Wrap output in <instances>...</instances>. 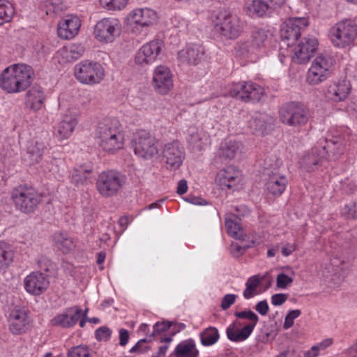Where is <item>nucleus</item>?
Returning <instances> with one entry per match:
<instances>
[{"label":"nucleus","mask_w":357,"mask_h":357,"mask_svg":"<svg viewBox=\"0 0 357 357\" xmlns=\"http://www.w3.org/2000/svg\"><path fill=\"white\" fill-rule=\"evenodd\" d=\"M34 78L33 68L23 63L6 67L0 74V88L7 93L16 94L25 91Z\"/></svg>","instance_id":"f257e3e1"},{"label":"nucleus","mask_w":357,"mask_h":357,"mask_svg":"<svg viewBox=\"0 0 357 357\" xmlns=\"http://www.w3.org/2000/svg\"><path fill=\"white\" fill-rule=\"evenodd\" d=\"M96 139L100 149L114 154L123 149L125 135L120 121L116 119H106L100 122L96 131Z\"/></svg>","instance_id":"f03ea898"},{"label":"nucleus","mask_w":357,"mask_h":357,"mask_svg":"<svg viewBox=\"0 0 357 357\" xmlns=\"http://www.w3.org/2000/svg\"><path fill=\"white\" fill-rule=\"evenodd\" d=\"M212 23L215 31L227 40L238 38L244 29V22L237 15L227 10L215 13L212 16Z\"/></svg>","instance_id":"7ed1b4c3"},{"label":"nucleus","mask_w":357,"mask_h":357,"mask_svg":"<svg viewBox=\"0 0 357 357\" xmlns=\"http://www.w3.org/2000/svg\"><path fill=\"white\" fill-rule=\"evenodd\" d=\"M328 37L335 47H349L357 37V25L350 20L338 22L330 29Z\"/></svg>","instance_id":"20e7f679"},{"label":"nucleus","mask_w":357,"mask_h":357,"mask_svg":"<svg viewBox=\"0 0 357 357\" xmlns=\"http://www.w3.org/2000/svg\"><path fill=\"white\" fill-rule=\"evenodd\" d=\"M158 19V13L153 9L135 8L128 13L125 18V24L131 33L139 35L144 29L155 24Z\"/></svg>","instance_id":"39448f33"},{"label":"nucleus","mask_w":357,"mask_h":357,"mask_svg":"<svg viewBox=\"0 0 357 357\" xmlns=\"http://www.w3.org/2000/svg\"><path fill=\"white\" fill-rule=\"evenodd\" d=\"M125 177L115 170H106L98 176L96 187L103 197L109 198L116 195L123 188Z\"/></svg>","instance_id":"423d86ee"},{"label":"nucleus","mask_w":357,"mask_h":357,"mask_svg":"<svg viewBox=\"0 0 357 357\" xmlns=\"http://www.w3.org/2000/svg\"><path fill=\"white\" fill-rule=\"evenodd\" d=\"M11 198L16 208L22 213H33L40 202V194L33 188L18 186L11 192Z\"/></svg>","instance_id":"0eeeda50"},{"label":"nucleus","mask_w":357,"mask_h":357,"mask_svg":"<svg viewBox=\"0 0 357 357\" xmlns=\"http://www.w3.org/2000/svg\"><path fill=\"white\" fill-rule=\"evenodd\" d=\"M279 116L282 123L294 128L305 126L310 119L308 109L295 102L283 105L279 110Z\"/></svg>","instance_id":"6e6552de"},{"label":"nucleus","mask_w":357,"mask_h":357,"mask_svg":"<svg viewBox=\"0 0 357 357\" xmlns=\"http://www.w3.org/2000/svg\"><path fill=\"white\" fill-rule=\"evenodd\" d=\"M74 75L80 83L94 85L104 79L105 70L100 63L86 60L75 65Z\"/></svg>","instance_id":"1a4fd4ad"},{"label":"nucleus","mask_w":357,"mask_h":357,"mask_svg":"<svg viewBox=\"0 0 357 357\" xmlns=\"http://www.w3.org/2000/svg\"><path fill=\"white\" fill-rule=\"evenodd\" d=\"M333 62V58L330 56H317L307 72V82L310 85L315 86L326 80L331 75Z\"/></svg>","instance_id":"9d476101"},{"label":"nucleus","mask_w":357,"mask_h":357,"mask_svg":"<svg viewBox=\"0 0 357 357\" xmlns=\"http://www.w3.org/2000/svg\"><path fill=\"white\" fill-rule=\"evenodd\" d=\"M121 33V24L117 18L105 17L99 20L94 26V38L100 43H113Z\"/></svg>","instance_id":"9b49d317"},{"label":"nucleus","mask_w":357,"mask_h":357,"mask_svg":"<svg viewBox=\"0 0 357 357\" xmlns=\"http://www.w3.org/2000/svg\"><path fill=\"white\" fill-rule=\"evenodd\" d=\"M318 45L319 43L315 37L307 36L287 47L293 62L296 64H305L313 56Z\"/></svg>","instance_id":"f8f14e48"},{"label":"nucleus","mask_w":357,"mask_h":357,"mask_svg":"<svg viewBox=\"0 0 357 357\" xmlns=\"http://www.w3.org/2000/svg\"><path fill=\"white\" fill-rule=\"evenodd\" d=\"M309 25L308 18L290 17L286 20L280 29V37L282 45L289 47L301 36V32Z\"/></svg>","instance_id":"ddd939ff"},{"label":"nucleus","mask_w":357,"mask_h":357,"mask_svg":"<svg viewBox=\"0 0 357 357\" xmlns=\"http://www.w3.org/2000/svg\"><path fill=\"white\" fill-rule=\"evenodd\" d=\"M230 96L238 98L245 102H259L265 96L264 88L251 82L234 84L229 91Z\"/></svg>","instance_id":"4468645a"},{"label":"nucleus","mask_w":357,"mask_h":357,"mask_svg":"<svg viewBox=\"0 0 357 357\" xmlns=\"http://www.w3.org/2000/svg\"><path fill=\"white\" fill-rule=\"evenodd\" d=\"M133 146L135 154L145 159L152 158L158 153L157 140L145 130L136 133Z\"/></svg>","instance_id":"2eb2a0df"},{"label":"nucleus","mask_w":357,"mask_h":357,"mask_svg":"<svg viewBox=\"0 0 357 357\" xmlns=\"http://www.w3.org/2000/svg\"><path fill=\"white\" fill-rule=\"evenodd\" d=\"M162 157L166 167L170 170H176L185 159V150L178 140H173L164 144Z\"/></svg>","instance_id":"dca6fc26"},{"label":"nucleus","mask_w":357,"mask_h":357,"mask_svg":"<svg viewBox=\"0 0 357 357\" xmlns=\"http://www.w3.org/2000/svg\"><path fill=\"white\" fill-rule=\"evenodd\" d=\"M8 322L9 331L12 334L22 335L30 328L31 319L25 308L17 306L9 312Z\"/></svg>","instance_id":"f3484780"},{"label":"nucleus","mask_w":357,"mask_h":357,"mask_svg":"<svg viewBox=\"0 0 357 357\" xmlns=\"http://www.w3.org/2000/svg\"><path fill=\"white\" fill-rule=\"evenodd\" d=\"M164 43L161 40L154 39L143 45L135 54L136 63L145 66L154 63L161 54Z\"/></svg>","instance_id":"a211bd4d"},{"label":"nucleus","mask_w":357,"mask_h":357,"mask_svg":"<svg viewBox=\"0 0 357 357\" xmlns=\"http://www.w3.org/2000/svg\"><path fill=\"white\" fill-rule=\"evenodd\" d=\"M152 84L160 94L166 95L173 88V75L170 69L163 65L156 66L152 75Z\"/></svg>","instance_id":"6ab92c4d"},{"label":"nucleus","mask_w":357,"mask_h":357,"mask_svg":"<svg viewBox=\"0 0 357 357\" xmlns=\"http://www.w3.org/2000/svg\"><path fill=\"white\" fill-rule=\"evenodd\" d=\"M242 182V172L234 166L220 169L215 177V183L222 189H236Z\"/></svg>","instance_id":"aec40b11"},{"label":"nucleus","mask_w":357,"mask_h":357,"mask_svg":"<svg viewBox=\"0 0 357 357\" xmlns=\"http://www.w3.org/2000/svg\"><path fill=\"white\" fill-rule=\"evenodd\" d=\"M23 284L28 294L40 296L46 291L50 282L45 274L40 271H33L24 278Z\"/></svg>","instance_id":"412c9836"},{"label":"nucleus","mask_w":357,"mask_h":357,"mask_svg":"<svg viewBox=\"0 0 357 357\" xmlns=\"http://www.w3.org/2000/svg\"><path fill=\"white\" fill-rule=\"evenodd\" d=\"M350 82L347 79H342L330 83L325 91V97L335 102L344 101L351 92Z\"/></svg>","instance_id":"4be33fe9"},{"label":"nucleus","mask_w":357,"mask_h":357,"mask_svg":"<svg viewBox=\"0 0 357 357\" xmlns=\"http://www.w3.org/2000/svg\"><path fill=\"white\" fill-rule=\"evenodd\" d=\"M81 20L76 15H67L58 24L57 34L65 40L73 38L79 32Z\"/></svg>","instance_id":"5701e85b"},{"label":"nucleus","mask_w":357,"mask_h":357,"mask_svg":"<svg viewBox=\"0 0 357 357\" xmlns=\"http://www.w3.org/2000/svg\"><path fill=\"white\" fill-rule=\"evenodd\" d=\"M78 119L75 114H66L54 127V136L59 141L68 139L73 133Z\"/></svg>","instance_id":"b1692460"},{"label":"nucleus","mask_w":357,"mask_h":357,"mask_svg":"<svg viewBox=\"0 0 357 357\" xmlns=\"http://www.w3.org/2000/svg\"><path fill=\"white\" fill-rule=\"evenodd\" d=\"M82 310L78 306L68 308L66 312L59 314L52 319L54 326L63 328L73 327L82 317Z\"/></svg>","instance_id":"393cba45"},{"label":"nucleus","mask_w":357,"mask_h":357,"mask_svg":"<svg viewBox=\"0 0 357 357\" xmlns=\"http://www.w3.org/2000/svg\"><path fill=\"white\" fill-rule=\"evenodd\" d=\"M45 94L44 89L39 85H33L25 95V107L33 111L40 110L44 106Z\"/></svg>","instance_id":"a878e982"},{"label":"nucleus","mask_w":357,"mask_h":357,"mask_svg":"<svg viewBox=\"0 0 357 357\" xmlns=\"http://www.w3.org/2000/svg\"><path fill=\"white\" fill-rule=\"evenodd\" d=\"M204 49L200 44H188L178 52V59L181 63L196 65L203 58Z\"/></svg>","instance_id":"bb28decb"},{"label":"nucleus","mask_w":357,"mask_h":357,"mask_svg":"<svg viewBox=\"0 0 357 357\" xmlns=\"http://www.w3.org/2000/svg\"><path fill=\"white\" fill-rule=\"evenodd\" d=\"M199 351L197 348L195 341L189 338L180 342L169 357H199Z\"/></svg>","instance_id":"cd10ccee"},{"label":"nucleus","mask_w":357,"mask_h":357,"mask_svg":"<svg viewBox=\"0 0 357 357\" xmlns=\"http://www.w3.org/2000/svg\"><path fill=\"white\" fill-rule=\"evenodd\" d=\"M84 52V48L79 44L65 46L57 52V56L61 63L73 62L79 59Z\"/></svg>","instance_id":"c85d7f7f"},{"label":"nucleus","mask_w":357,"mask_h":357,"mask_svg":"<svg viewBox=\"0 0 357 357\" xmlns=\"http://www.w3.org/2000/svg\"><path fill=\"white\" fill-rule=\"evenodd\" d=\"M47 139H35L29 143L27 155L30 164L38 163L42 160L45 151L47 149Z\"/></svg>","instance_id":"c756f323"},{"label":"nucleus","mask_w":357,"mask_h":357,"mask_svg":"<svg viewBox=\"0 0 357 357\" xmlns=\"http://www.w3.org/2000/svg\"><path fill=\"white\" fill-rule=\"evenodd\" d=\"M188 142L193 150L201 151L209 144V136L202 129L191 128Z\"/></svg>","instance_id":"7c9ffc66"},{"label":"nucleus","mask_w":357,"mask_h":357,"mask_svg":"<svg viewBox=\"0 0 357 357\" xmlns=\"http://www.w3.org/2000/svg\"><path fill=\"white\" fill-rule=\"evenodd\" d=\"M321 162V157L317 149H313L310 152L305 154L300 160L301 167L307 172H313L317 169Z\"/></svg>","instance_id":"2f4dec72"},{"label":"nucleus","mask_w":357,"mask_h":357,"mask_svg":"<svg viewBox=\"0 0 357 357\" xmlns=\"http://www.w3.org/2000/svg\"><path fill=\"white\" fill-rule=\"evenodd\" d=\"M15 250L8 242L0 241V271H4L13 262Z\"/></svg>","instance_id":"473e14b6"},{"label":"nucleus","mask_w":357,"mask_h":357,"mask_svg":"<svg viewBox=\"0 0 357 357\" xmlns=\"http://www.w3.org/2000/svg\"><path fill=\"white\" fill-rule=\"evenodd\" d=\"M287 178L284 175L275 173L269 175V194L274 197L280 196L287 185Z\"/></svg>","instance_id":"72a5a7b5"},{"label":"nucleus","mask_w":357,"mask_h":357,"mask_svg":"<svg viewBox=\"0 0 357 357\" xmlns=\"http://www.w3.org/2000/svg\"><path fill=\"white\" fill-rule=\"evenodd\" d=\"M54 246L63 254H68L75 248L72 238L68 234L57 232L52 236Z\"/></svg>","instance_id":"f704fd0d"},{"label":"nucleus","mask_w":357,"mask_h":357,"mask_svg":"<svg viewBox=\"0 0 357 357\" xmlns=\"http://www.w3.org/2000/svg\"><path fill=\"white\" fill-rule=\"evenodd\" d=\"M253 326L246 325L241 329L236 328L234 326H229L227 328V335L229 340L233 342H242L245 340L252 333Z\"/></svg>","instance_id":"c9c22d12"},{"label":"nucleus","mask_w":357,"mask_h":357,"mask_svg":"<svg viewBox=\"0 0 357 357\" xmlns=\"http://www.w3.org/2000/svg\"><path fill=\"white\" fill-rule=\"evenodd\" d=\"M239 142L231 139H225L220 144L218 154L225 159H232L240 149Z\"/></svg>","instance_id":"e433bc0d"},{"label":"nucleus","mask_w":357,"mask_h":357,"mask_svg":"<svg viewBox=\"0 0 357 357\" xmlns=\"http://www.w3.org/2000/svg\"><path fill=\"white\" fill-rule=\"evenodd\" d=\"M262 278L259 275L250 277L245 282V289L243 292V297L248 300L259 294V287L261 284Z\"/></svg>","instance_id":"4c0bfd02"},{"label":"nucleus","mask_w":357,"mask_h":357,"mask_svg":"<svg viewBox=\"0 0 357 357\" xmlns=\"http://www.w3.org/2000/svg\"><path fill=\"white\" fill-rule=\"evenodd\" d=\"M200 342L203 346L209 347L215 344L220 338L218 330L209 326L199 333Z\"/></svg>","instance_id":"58836bf2"},{"label":"nucleus","mask_w":357,"mask_h":357,"mask_svg":"<svg viewBox=\"0 0 357 357\" xmlns=\"http://www.w3.org/2000/svg\"><path fill=\"white\" fill-rule=\"evenodd\" d=\"M268 10V4L261 0H254L247 6V14L251 17L263 16Z\"/></svg>","instance_id":"ea45409f"},{"label":"nucleus","mask_w":357,"mask_h":357,"mask_svg":"<svg viewBox=\"0 0 357 357\" xmlns=\"http://www.w3.org/2000/svg\"><path fill=\"white\" fill-rule=\"evenodd\" d=\"M90 173V169L83 167L75 168L70 176V182L77 186L84 185L89 178Z\"/></svg>","instance_id":"a19ab883"},{"label":"nucleus","mask_w":357,"mask_h":357,"mask_svg":"<svg viewBox=\"0 0 357 357\" xmlns=\"http://www.w3.org/2000/svg\"><path fill=\"white\" fill-rule=\"evenodd\" d=\"M129 0H99L102 8L109 12L121 11L128 6Z\"/></svg>","instance_id":"79ce46f5"},{"label":"nucleus","mask_w":357,"mask_h":357,"mask_svg":"<svg viewBox=\"0 0 357 357\" xmlns=\"http://www.w3.org/2000/svg\"><path fill=\"white\" fill-rule=\"evenodd\" d=\"M333 344V340L331 338L325 339L319 343L313 345L310 349L305 351L303 354L304 357H319L321 352L326 350Z\"/></svg>","instance_id":"37998d69"},{"label":"nucleus","mask_w":357,"mask_h":357,"mask_svg":"<svg viewBox=\"0 0 357 357\" xmlns=\"http://www.w3.org/2000/svg\"><path fill=\"white\" fill-rule=\"evenodd\" d=\"M287 273H280L277 275L276 286L278 288L284 289L291 284L295 275L294 271L291 268H287Z\"/></svg>","instance_id":"c03bdc74"},{"label":"nucleus","mask_w":357,"mask_h":357,"mask_svg":"<svg viewBox=\"0 0 357 357\" xmlns=\"http://www.w3.org/2000/svg\"><path fill=\"white\" fill-rule=\"evenodd\" d=\"M14 15V8L8 1L0 0V25L11 20Z\"/></svg>","instance_id":"a18cd8bd"},{"label":"nucleus","mask_w":357,"mask_h":357,"mask_svg":"<svg viewBox=\"0 0 357 357\" xmlns=\"http://www.w3.org/2000/svg\"><path fill=\"white\" fill-rule=\"evenodd\" d=\"M43 9L47 15L54 16L63 10V4L61 0H47Z\"/></svg>","instance_id":"49530a36"},{"label":"nucleus","mask_w":357,"mask_h":357,"mask_svg":"<svg viewBox=\"0 0 357 357\" xmlns=\"http://www.w3.org/2000/svg\"><path fill=\"white\" fill-rule=\"evenodd\" d=\"M225 227L228 234L235 238L240 239L243 236L242 228L239 223L232 219H226Z\"/></svg>","instance_id":"de8ad7c7"},{"label":"nucleus","mask_w":357,"mask_h":357,"mask_svg":"<svg viewBox=\"0 0 357 357\" xmlns=\"http://www.w3.org/2000/svg\"><path fill=\"white\" fill-rule=\"evenodd\" d=\"M68 357H91L89 347L83 344L71 347L68 351Z\"/></svg>","instance_id":"09e8293b"},{"label":"nucleus","mask_w":357,"mask_h":357,"mask_svg":"<svg viewBox=\"0 0 357 357\" xmlns=\"http://www.w3.org/2000/svg\"><path fill=\"white\" fill-rule=\"evenodd\" d=\"M267 38L266 31L259 29L255 31L252 34V43L257 47L265 46V43Z\"/></svg>","instance_id":"8fccbe9b"},{"label":"nucleus","mask_w":357,"mask_h":357,"mask_svg":"<svg viewBox=\"0 0 357 357\" xmlns=\"http://www.w3.org/2000/svg\"><path fill=\"white\" fill-rule=\"evenodd\" d=\"M235 317L239 319H246L250 321V324L248 325H252L253 328L255 327L257 321H258V317L257 315L254 313L251 310H244L241 312H236L234 313Z\"/></svg>","instance_id":"3c124183"},{"label":"nucleus","mask_w":357,"mask_h":357,"mask_svg":"<svg viewBox=\"0 0 357 357\" xmlns=\"http://www.w3.org/2000/svg\"><path fill=\"white\" fill-rule=\"evenodd\" d=\"M172 341V335L165 337H160V343L162 344L156 353V357H165L169 349V344Z\"/></svg>","instance_id":"603ef678"},{"label":"nucleus","mask_w":357,"mask_h":357,"mask_svg":"<svg viewBox=\"0 0 357 357\" xmlns=\"http://www.w3.org/2000/svg\"><path fill=\"white\" fill-rule=\"evenodd\" d=\"M301 314L300 310H292L289 311L285 317L283 327L284 329L290 328L294 323V320Z\"/></svg>","instance_id":"864d4df0"},{"label":"nucleus","mask_w":357,"mask_h":357,"mask_svg":"<svg viewBox=\"0 0 357 357\" xmlns=\"http://www.w3.org/2000/svg\"><path fill=\"white\" fill-rule=\"evenodd\" d=\"M342 211L349 218L357 219V201L344 205Z\"/></svg>","instance_id":"5fc2aeb1"},{"label":"nucleus","mask_w":357,"mask_h":357,"mask_svg":"<svg viewBox=\"0 0 357 357\" xmlns=\"http://www.w3.org/2000/svg\"><path fill=\"white\" fill-rule=\"evenodd\" d=\"M112 334V331L106 327L102 326L96 330L95 336L96 338L99 341H107Z\"/></svg>","instance_id":"6e6d98bb"},{"label":"nucleus","mask_w":357,"mask_h":357,"mask_svg":"<svg viewBox=\"0 0 357 357\" xmlns=\"http://www.w3.org/2000/svg\"><path fill=\"white\" fill-rule=\"evenodd\" d=\"M236 297V295L232 294L225 295L221 301V308L224 310L229 308L235 303Z\"/></svg>","instance_id":"4d7b16f0"},{"label":"nucleus","mask_w":357,"mask_h":357,"mask_svg":"<svg viewBox=\"0 0 357 357\" xmlns=\"http://www.w3.org/2000/svg\"><path fill=\"white\" fill-rule=\"evenodd\" d=\"M288 298V295L286 294H275L271 296V303L275 306H280L282 305Z\"/></svg>","instance_id":"13d9d810"},{"label":"nucleus","mask_w":357,"mask_h":357,"mask_svg":"<svg viewBox=\"0 0 357 357\" xmlns=\"http://www.w3.org/2000/svg\"><path fill=\"white\" fill-rule=\"evenodd\" d=\"M171 327V324L169 322L162 321L158 322L153 326V334H160L162 332L168 331Z\"/></svg>","instance_id":"bf43d9fd"},{"label":"nucleus","mask_w":357,"mask_h":357,"mask_svg":"<svg viewBox=\"0 0 357 357\" xmlns=\"http://www.w3.org/2000/svg\"><path fill=\"white\" fill-rule=\"evenodd\" d=\"M146 340L145 339H142V340H140L139 341H138L136 344L132 347L130 350V352L132 353V352H135V351H139V352H145L148 350V347L146 345Z\"/></svg>","instance_id":"052dcab7"},{"label":"nucleus","mask_w":357,"mask_h":357,"mask_svg":"<svg viewBox=\"0 0 357 357\" xmlns=\"http://www.w3.org/2000/svg\"><path fill=\"white\" fill-rule=\"evenodd\" d=\"M119 344L121 346H126L129 340V332L128 330L124 328H121L119 331Z\"/></svg>","instance_id":"680f3d73"},{"label":"nucleus","mask_w":357,"mask_h":357,"mask_svg":"<svg viewBox=\"0 0 357 357\" xmlns=\"http://www.w3.org/2000/svg\"><path fill=\"white\" fill-rule=\"evenodd\" d=\"M255 310L261 315H266L268 313V303L266 300L259 302L256 306Z\"/></svg>","instance_id":"e2e57ef3"},{"label":"nucleus","mask_w":357,"mask_h":357,"mask_svg":"<svg viewBox=\"0 0 357 357\" xmlns=\"http://www.w3.org/2000/svg\"><path fill=\"white\" fill-rule=\"evenodd\" d=\"M296 250V245L295 243H287L282 248V254L284 257H288L291 255Z\"/></svg>","instance_id":"0e129e2a"},{"label":"nucleus","mask_w":357,"mask_h":357,"mask_svg":"<svg viewBox=\"0 0 357 357\" xmlns=\"http://www.w3.org/2000/svg\"><path fill=\"white\" fill-rule=\"evenodd\" d=\"M254 123H255V132L256 134H261L264 135L266 133V125L264 122L261 121L260 120H254Z\"/></svg>","instance_id":"69168bd1"},{"label":"nucleus","mask_w":357,"mask_h":357,"mask_svg":"<svg viewBox=\"0 0 357 357\" xmlns=\"http://www.w3.org/2000/svg\"><path fill=\"white\" fill-rule=\"evenodd\" d=\"M186 200L194 205L203 206L206 205L208 204L206 200L197 197L191 196L188 197Z\"/></svg>","instance_id":"338daca9"},{"label":"nucleus","mask_w":357,"mask_h":357,"mask_svg":"<svg viewBox=\"0 0 357 357\" xmlns=\"http://www.w3.org/2000/svg\"><path fill=\"white\" fill-rule=\"evenodd\" d=\"M188 190L187 181L184 179L180 180L178 183L177 193L179 195L185 194Z\"/></svg>","instance_id":"774afa93"}]
</instances>
